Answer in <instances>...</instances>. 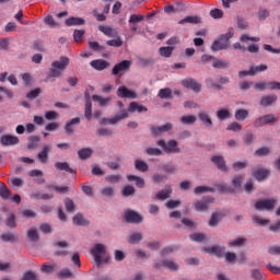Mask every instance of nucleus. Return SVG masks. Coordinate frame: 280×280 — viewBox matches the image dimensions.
I'll return each mask as SVG.
<instances>
[{
  "mask_svg": "<svg viewBox=\"0 0 280 280\" xmlns=\"http://www.w3.org/2000/svg\"><path fill=\"white\" fill-rule=\"evenodd\" d=\"M138 65L140 67H154V65H156V59L149 57V58H139L138 59Z\"/></svg>",
  "mask_w": 280,
  "mask_h": 280,
  "instance_id": "e433bc0d",
  "label": "nucleus"
},
{
  "mask_svg": "<svg viewBox=\"0 0 280 280\" xmlns=\"http://www.w3.org/2000/svg\"><path fill=\"white\" fill-rule=\"evenodd\" d=\"M127 180L129 183H136V187H138V189H143V187H145V179L137 175H128Z\"/></svg>",
  "mask_w": 280,
  "mask_h": 280,
  "instance_id": "bb28decb",
  "label": "nucleus"
},
{
  "mask_svg": "<svg viewBox=\"0 0 280 280\" xmlns=\"http://www.w3.org/2000/svg\"><path fill=\"white\" fill-rule=\"evenodd\" d=\"M84 34H85L84 30H74V32H73L74 43H81L82 37L84 36Z\"/></svg>",
  "mask_w": 280,
  "mask_h": 280,
  "instance_id": "338daca9",
  "label": "nucleus"
},
{
  "mask_svg": "<svg viewBox=\"0 0 280 280\" xmlns=\"http://www.w3.org/2000/svg\"><path fill=\"white\" fill-rule=\"evenodd\" d=\"M89 47L92 51H104L106 47L100 45L97 42H89Z\"/></svg>",
  "mask_w": 280,
  "mask_h": 280,
  "instance_id": "0e129e2a",
  "label": "nucleus"
},
{
  "mask_svg": "<svg viewBox=\"0 0 280 280\" xmlns=\"http://www.w3.org/2000/svg\"><path fill=\"white\" fill-rule=\"evenodd\" d=\"M144 153L149 156H163V151L159 148H148Z\"/></svg>",
  "mask_w": 280,
  "mask_h": 280,
  "instance_id": "6e6d98bb",
  "label": "nucleus"
},
{
  "mask_svg": "<svg viewBox=\"0 0 280 280\" xmlns=\"http://www.w3.org/2000/svg\"><path fill=\"white\" fill-rule=\"evenodd\" d=\"M72 222L75 224V226H89V224H91V221L85 219L80 212L72 218Z\"/></svg>",
  "mask_w": 280,
  "mask_h": 280,
  "instance_id": "4be33fe9",
  "label": "nucleus"
},
{
  "mask_svg": "<svg viewBox=\"0 0 280 280\" xmlns=\"http://www.w3.org/2000/svg\"><path fill=\"white\" fill-rule=\"evenodd\" d=\"M125 222H127V224H141L143 217L132 209H127L125 211Z\"/></svg>",
  "mask_w": 280,
  "mask_h": 280,
  "instance_id": "39448f33",
  "label": "nucleus"
},
{
  "mask_svg": "<svg viewBox=\"0 0 280 280\" xmlns=\"http://www.w3.org/2000/svg\"><path fill=\"white\" fill-rule=\"evenodd\" d=\"M150 130H151V135L154 138H156V137H161L163 132H170V130H174V125L172 122H166L165 125H162L159 127L151 126Z\"/></svg>",
  "mask_w": 280,
  "mask_h": 280,
  "instance_id": "9b49d317",
  "label": "nucleus"
},
{
  "mask_svg": "<svg viewBox=\"0 0 280 280\" xmlns=\"http://www.w3.org/2000/svg\"><path fill=\"white\" fill-rule=\"evenodd\" d=\"M92 69H95V71H105V69H108L110 67V62L106 61L105 59H95L90 62Z\"/></svg>",
  "mask_w": 280,
  "mask_h": 280,
  "instance_id": "2eb2a0df",
  "label": "nucleus"
},
{
  "mask_svg": "<svg viewBox=\"0 0 280 280\" xmlns=\"http://www.w3.org/2000/svg\"><path fill=\"white\" fill-rule=\"evenodd\" d=\"M143 15H140V14H131L130 18H129V23L131 25H135L137 23H141V21H143Z\"/></svg>",
  "mask_w": 280,
  "mask_h": 280,
  "instance_id": "774afa93",
  "label": "nucleus"
},
{
  "mask_svg": "<svg viewBox=\"0 0 280 280\" xmlns=\"http://www.w3.org/2000/svg\"><path fill=\"white\" fill-rule=\"evenodd\" d=\"M93 102H98L100 106L104 107V106H108L112 102L110 97H102L100 95H93L92 96Z\"/></svg>",
  "mask_w": 280,
  "mask_h": 280,
  "instance_id": "de8ad7c7",
  "label": "nucleus"
},
{
  "mask_svg": "<svg viewBox=\"0 0 280 280\" xmlns=\"http://www.w3.org/2000/svg\"><path fill=\"white\" fill-rule=\"evenodd\" d=\"M117 97L127 98V100H137V92L128 89L125 85H121L116 91Z\"/></svg>",
  "mask_w": 280,
  "mask_h": 280,
  "instance_id": "9d476101",
  "label": "nucleus"
},
{
  "mask_svg": "<svg viewBox=\"0 0 280 280\" xmlns=\"http://www.w3.org/2000/svg\"><path fill=\"white\" fill-rule=\"evenodd\" d=\"M244 182V177L242 175L234 176L232 180V187L233 189H236V191H240L242 189V183Z\"/></svg>",
  "mask_w": 280,
  "mask_h": 280,
  "instance_id": "603ef678",
  "label": "nucleus"
},
{
  "mask_svg": "<svg viewBox=\"0 0 280 280\" xmlns=\"http://www.w3.org/2000/svg\"><path fill=\"white\" fill-rule=\"evenodd\" d=\"M212 67L213 69H229V67H231V62L214 58V61L212 62Z\"/></svg>",
  "mask_w": 280,
  "mask_h": 280,
  "instance_id": "a19ab883",
  "label": "nucleus"
},
{
  "mask_svg": "<svg viewBox=\"0 0 280 280\" xmlns=\"http://www.w3.org/2000/svg\"><path fill=\"white\" fill-rule=\"evenodd\" d=\"M49 152H51V147H44L43 150L37 154L38 161L44 164L47 163V161H49Z\"/></svg>",
  "mask_w": 280,
  "mask_h": 280,
  "instance_id": "a878e982",
  "label": "nucleus"
},
{
  "mask_svg": "<svg viewBox=\"0 0 280 280\" xmlns=\"http://www.w3.org/2000/svg\"><path fill=\"white\" fill-rule=\"evenodd\" d=\"M43 93V90L40 88H36L35 90H32L26 94L27 100H36L40 94Z\"/></svg>",
  "mask_w": 280,
  "mask_h": 280,
  "instance_id": "680f3d73",
  "label": "nucleus"
},
{
  "mask_svg": "<svg viewBox=\"0 0 280 280\" xmlns=\"http://www.w3.org/2000/svg\"><path fill=\"white\" fill-rule=\"evenodd\" d=\"M133 166L138 172H142V174L150 172V165L143 160H136Z\"/></svg>",
  "mask_w": 280,
  "mask_h": 280,
  "instance_id": "c756f323",
  "label": "nucleus"
},
{
  "mask_svg": "<svg viewBox=\"0 0 280 280\" xmlns=\"http://www.w3.org/2000/svg\"><path fill=\"white\" fill-rule=\"evenodd\" d=\"M0 240L2 242H10L14 244V242H19V234H12L11 232L1 234Z\"/></svg>",
  "mask_w": 280,
  "mask_h": 280,
  "instance_id": "4c0bfd02",
  "label": "nucleus"
},
{
  "mask_svg": "<svg viewBox=\"0 0 280 280\" xmlns=\"http://www.w3.org/2000/svg\"><path fill=\"white\" fill-rule=\"evenodd\" d=\"M143 240V235H141V233H132L129 236L128 243L129 244H139V242H141Z\"/></svg>",
  "mask_w": 280,
  "mask_h": 280,
  "instance_id": "052dcab7",
  "label": "nucleus"
},
{
  "mask_svg": "<svg viewBox=\"0 0 280 280\" xmlns=\"http://www.w3.org/2000/svg\"><path fill=\"white\" fill-rule=\"evenodd\" d=\"M135 194H137L135 186L127 185L121 190L122 198H130V196H135Z\"/></svg>",
  "mask_w": 280,
  "mask_h": 280,
  "instance_id": "c03bdc74",
  "label": "nucleus"
},
{
  "mask_svg": "<svg viewBox=\"0 0 280 280\" xmlns=\"http://www.w3.org/2000/svg\"><path fill=\"white\" fill-rule=\"evenodd\" d=\"M173 92L172 89L170 88H164L161 89L158 93V97H160V100H172Z\"/></svg>",
  "mask_w": 280,
  "mask_h": 280,
  "instance_id": "ea45409f",
  "label": "nucleus"
},
{
  "mask_svg": "<svg viewBox=\"0 0 280 280\" xmlns=\"http://www.w3.org/2000/svg\"><path fill=\"white\" fill-rule=\"evenodd\" d=\"M209 191H210L211 194H214L215 188L209 187V186H197V187L194 189V194H195L196 196H200V195H202V194H209Z\"/></svg>",
  "mask_w": 280,
  "mask_h": 280,
  "instance_id": "c9c22d12",
  "label": "nucleus"
},
{
  "mask_svg": "<svg viewBox=\"0 0 280 280\" xmlns=\"http://www.w3.org/2000/svg\"><path fill=\"white\" fill-rule=\"evenodd\" d=\"M178 23H179V25H185V23L198 25V23H200V18H198L196 15L195 16L188 15V16L184 18L183 20H180Z\"/></svg>",
  "mask_w": 280,
  "mask_h": 280,
  "instance_id": "49530a36",
  "label": "nucleus"
},
{
  "mask_svg": "<svg viewBox=\"0 0 280 280\" xmlns=\"http://www.w3.org/2000/svg\"><path fill=\"white\" fill-rule=\"evenodd\" d=\"M80 126V117L72 118L71 120L66 122L65 130L67 135H73L75 132V128Z\"/></svg>",
  "mask_w": 280,
  "mask_h": 280,
  "instance_id": "6ab92c4d",
  "label": "nucleus"
},
{
  "mask_svg": "<svg viewBox=\"0 0 280 280\" xmlns=\"http://www.w3.org/2000/svg\"><path fill=\"white\" fill-rule=\"evenodd\" d=\"M47 188L49 190L54 189L57 194H69V187L67 186L48 185Z\"/></svg>",
  "mask_w": 280,
  "mask_h": 280,
  "instance_id": "5fc2aeb1",
  "label": "nucleus"
},
{
  "mask_svg": "<svg viewBox=\"0 0 280 280\" xmlns=\"http://www.w3.org/2000/svg\"><path fill=\"white\" fill-rule=\"evenodd\" d=\"M102 196H105L106 198H113L115 196V188L114 187H105L101 191Z\"/></svg>",
  "mask_w": 280,
  "mask_h": 280,
  "instance_id": "e2e57ef3",
  "label": "nucleus"
},
{
  "mask_svg": "<svg viewBox=\"0 0 280 280\" xmlns=\"http://www.w3.org/2000/svg\"><path fill=\"white\" fill-rule=\"evenodd\" d=\"M55 167L56 170H59V172H68V174H75V170L69 166L68 162H56Z\"/></svg>",
  "mask_w": 280,
  "mask_h": 280,
  "instance_id": "c85d7f7f",
  "label": "nucleus"
},
{
  "mask_svg": "<svg viewBox=\"0 0 280 280\" xmlns=\"http://www.w3.org/2000/svg\"><path fill=\"white\" fill-rule=\"evenodd\" d=\"M277 100H279L277 94L262 96L261 100H260V106H264L265 108H268V106H272V104H276Z\"/></svg>",
  "mask_w": 280,
  "mask_h": 280,
  "instance_id": "412c9836",
  "label": "nucleus"
},
{
  "mask_svg": "<svg viewBox=\"0 0 280 280\" xmlns=\"http://www.w3.org/2000/svg\"><path fill=\"white\" fill-rule=\"evenodd\" d=\"M212 188L219 194H235V189L231 188L226 183L215 184Z\"/></svg>",
  "mask_w": 280,
  "mask_h": 280,
  "instance_id": "5701e85b",
  "label": "nucleus"
},
{
  "mask_svg": "<svg viewBox=\"0 0 280 280\" xmlns=\"http://www.w3.org/2000/svg\"><path fill=\"white\" fill-rule=\"evenodd\" d=\"M182 224L186 226V229H190V230H194L197 228L196 222L191 221V219H188V218H183Z\"/></svg>",
  "mask_w": 280,
  "mask_h": 280,
  "instance_id": "69168bd1",
  "label": "nucleus"
},
{
  "mask_svg": "<svg viewBox=\"0 0 280 280\" xmlns=\"http://www.w3.org/2000/svg\"><path fill=\"white\" fill-rule=\"evenodd\" d=\"M170 196H172V186L165 185V189L158 191L155 198H158V200H167Z\"/></svg>",
  "mask_w": 280,
  "mask_h": 280,
  "instance_id": "b1692460",
  "label": "nucleus"
},
{
  "mask_svg": "<svg viewBox=\"0 0 280 280\" xmlns=\"http://www.w3.org/2000/svg\"><path fill=\"white\" fill-rule=\"evenodd\" d=\"M26 236L31 242H35V243L40 242V235H38V231L34 228L27 231Z\"/></svg>",
  "mask_w": 280,
  "mask_h": 280,
  "instance_id": "79ce46f5",
  "label": "nucleus"
},
{
  "mask_svg": "<svg viewBox=\"0 0 280 280\" xmlns=\"http://www.w3.org/2000/svg\"><path fill=\"white\" fill-rule=\"evenodd\" d=\"M10 194H12V191L8 189V186H5L3 183H0V197L2 200H10Z\"/></svg>",
  "mask_w": 280,
  "mask_h": 280,
  "instance_id": "09e8293b",
  "label": "nucleus"
},
{
  "mask_svg": "<svg viewBox=\"0 0 280 280\" xmlns=\"http://www.w3.org/2000/svg\"><path fill=\"white\" fill-rule=\"evenodd\" d=\"M189 240H191V242H196L197 244H200V243L205 242V240H207V234L194 233V234L189 235Z\"/></svg>",
  "mask_w": 280,
  "mask_h": 280,
  "instance_id": "8fccbe9b",
  "label": "nucleus"
},
{
  "mask_svg": "<svg viewBox=\"0 0 280 280\" xmlns=\"http://www.w3.org/2000/svg\"><path fill=\"white\" fill-rule=\"evenodd\" d=\"M91 255H93L97 266H102V256L106 255V246L101 243L95 244L94 248L91 250Z\"/></svg>",
  "mask_w": 280,
  "mask_h": 280,
  "instance_id": "1a4fd4ad",
  "label": "nucleus"
},
{
  "mask_svg": "<svg viewBox=\"0 0 280 280\" xmlns=\"http://www.w3.org/2000/svg\"><path fill=\"white\" fill-rule=\"evenodd\" d=\"M226 250V247L222 245H213L212 247H205L203 253L207 255H214L215 257H224V253Z\"/></svg>",
  "mask_w": 280,
  "mask_h": 280,
  "instance_id": "ddd939ff",
  "label": "nucleus"
},
{
  "mask_svg": "<svg viewBox=\"0 0 280 280\" xmlns=\"http://www.w3.org/2000/svg\"><path fill=\"white\" fill-rule=\"evenodd\" d=\"M272 151L270 150V148H268V147H262V148H259V149H257L256 151H255V156H270V153H271Z\"/></svg>",
  "mask_w": 280,
  "mask_h": 280,
  "instance_id": "13d9d810",
  "label": "nucleus"
},
{
  "mask_svg": "<svg viewBox=\"0 0 280 280\" xmlns=\"http://www.w3.org/2000/svg\"><path fill=\"white\" fill-rule=\"evenodd\" d=\"M276 202L275 199H265L257 201L254 207L257 211H275Z\"/></svg>",
  "mask_w": 280,
  "mask_h": 280,
  "instance_id": "423d86ee",
  "label": "nucleus"
},
{
  "mask_svg": "<svg viewBox=\"0 0 280 280\" xmlns=\"http://www.w3.org/2000/svg\"><path fill=\"white\" fill-rule=\"evenodd\" d=\"M156 144L162 148L165 154H180V148H178V141L171 139L167 142L165 140H159Z\"/></svg>",
  "mask_w": 280,
  "mask_h": 280,
  "instance_id": "7ed1b4c3",
  "label": "nucleus"
},
{
  "mask_svg": "<svg viewBox=\"0 0 280 280\" xmlns=\"http://www.w3.org/2000/svg\"><path fill=\"white\" fill-rule=\"evenodd\" d=\"M272 124H277V117L275 116V114H267L262 117H258L254 121L255 128H261L266 125H272Z\"/></svg>",
  "mask_w": 280,
  "mask_h": 280,
  "instance_id": "0eeeda50",
  "label": "nucleus"
},
{
  "mask_svg": "<svg viewBox=\"0 0 280 280\" xmlns=\"http://www.w3.org/2000/svg\"><path fill=\"white\" fill-rule=\"evenodd\" d=\"M196 116L194 115H186L180 117V121L184 124V126H194L196 124Z\"/></svg>",
  "mask_w": 280,
  "mask_h": 280,
  "instance_id": "3c124183",
  "label": "nucleus"
},
{
  "mask_svg": "<svg viewBox=\"0 0 280 280\" xmlns=\"http://www.w3.org/2000/svg\"><path fill=\"white\" fill-rule=\"evenodd\" d=\"M3 224L7 229H16V214L14 212L9 211L5 214V219H3Z\"/></svg>",
  "mask_w": 280,
  "mask_h": 280,
  "instance_id": "a211bd4d",
  "label": "nucleus"
},
{
  "mask_svg": "<svg viewBox=\"0 0 280 280\" xmlns=\"http://www.w3.org/2000/svg\"><path fill=\"white\" fill-rule=\"evenodd\" d=\"M130 67H132V61L122 60L114 66L112 73L113 75H119L122 71H130Z\"/></svg>",
  "mask_w": 280,
  "mask_h": 280,
  "instance_id": "f8f14e48",
  "label": "nucleus"
},
{
  "mask_svg": "<svg viewBox=\"0 0 280 280\" xmlns=\"http://www.w3.org/2000/svg\"><path fill=\"white\" fill-rule=\"evenodd\" d=\"M222 218H224V214L222 212L212 213L208 222V225L211 226L212 229H215V226L220 224V220H222Z\"/></svg>",
  "mask_w": 280,
  "mask_h": 280,
  "instance_id": "393cba45",
  "label": "nucleus"
},
{
  "mask_svg": "<svg viewBox=\"0 0 280 280\" xmlns=\"http://www.w3.org/2000/svg\"><path fill=\"white\" fill-rule=\"evenodd\" d=\"M21 280H40V276L32 270L26 271Z\"/></svg>",
  "mask_w": 280,
  "mask_h": 280,
  "instance_id": "4d7b16f0",
  "label": "nucleus"
},
{
  "mask_svg": "<svg viewBox=\"0 0 280 280\" xmlns=\"http://www.w3.org/2000/svg\"><path fill=\"white\" fill-rule=\"evenodd\" d=\"M127 110L128 113H148V108L137 102H131Z\"/></svg>",
  "mask_w": 280,
  "mask_h": 280,
  "instance_id": "cd10ccee",
  "label": "nucleus"
},
{
  "mask_svg": "<svg viewBox=\"0 0 280 280\" xmlns=\"http://www.w3.org/2000/svg\"><path fill=\"white\" fill-rule=\"evenodd\" d=\"M20 141L21 140L19 139V137L12 136V135H4L0 139V143L2 145H5V147H8V145H19Z\"/></svg>",
  "mask_w": 280,
  "mask_h": 280,
  "instance_id": "dca6fc26",
  "label": "nucleus"
},
{
  "mask_svg": "<svg viewBox=\"0 0 280 280\" xmlns=\"http://www.w3.org/2000/svg\"><path fill=\"white\" fill-rule=\"evenodd\" d=\"M174 52V47L172 46H163L160 47L159 54L162 56V58H170L172 54Z\"/></svg>",
  "mask_w": 280,
  "mask_h": 280,
  "instance_id": "a18cd8bd",
  "label": "nucleus"
},
{
  "mask_svg": "<svg viewBox=\"0 0 280 280\" xmlns=\"http://www.w3.org/2000/svg\"><path fill=\"white\" fill-rule=\"evenodd\" d=\"M70 62L71 61L67 56H62L59 60L52 61L51 69L48 73V80H50V82H55L56 78H62V71L69 67Z\"/></svg>",
  "mask_w": 280,
  "mask_h": 280,
  "instance_id": "f257e3e1",
  "label": "nucleus"
},
{
  "mask_svg": "<svg viewBox=\"0 0 280 280\" xmlns=\"http://www.w3.org/2000/svg\"><path fill=\"white\" fill-rule=\"evenodd\" d=\"M84 100H85V107H84V117L85 119H93V98H91V93L89 90L84 91Z\"/></svg>",
  "mask_w": 280,
  "mask_h": 280,
  "instance_id": "6e6552de",
  "label": "nucleus"
},
{
  "mask_svg": "<svg viewBox=\"0 0 280 280\" xmlns=\"http://www.w3.org/2000/svg\"><path fill=\"white\" fill-rule=\"evenodd\" d=\"M246 167H248V161H243V162H234L232 164V170H234V172H240V170H246Z\"/></svg>",
  "mask_w": 280,
  "mask_h": 280,
  "instance_id": "bf43d9fd",
  "label": "nucleus"
},
{
  "mask_svg": "<svg viewBox=\"0 0 280 280\" xmlns=\"http://www.w3.org/2000/svg\"><path fill=\"white\" fill-rule=\"evenodd\" d=\"M38 143H40V137L31 136L28 137L27 150H36L38 148Z\"/></svg>",
  "mask_w": 280,
  "mask_h": 280,
  "instance_id": "58836bf2",
  "label": "nucleus"
},
{
  "mask_svg": "<svg viewBox=\"0 0 280 280\" xmlns=\"http://www.w3.org/2000/svg\"><path fill=\"white\" fill-rule=\"evenodd\" d=\"M231 38H233V32L229 31L226 34H222L211 45V51H223L229 49L231 45Z\"/></svg>",
  "mask_w": 280,
  "mask_h": 280,
  "instance_id": "f03ea898",
  "label": "nucleus"
},
{
  "mask_svg": "<svg viewBox=\"0 0 280 280\" xmlns=\"http://www.w3.org/2000/svg\"><path fill=\"white\" fill-rule=\"evenodd\" d=\"M254 177L256 178V180H258V183H261V180H266V178H268V176H270V170L268 168H256L254 172Z\"/></svg>",
  "mask_w": 280,
  "mask_h": 280,
  "instance_id": "aec40b11",
  "label": "nucleus"
},
{
  "mask_svg": "<svg viewBox=\"0 0 280 280\" xmlns=\"http://www.w3.org/2000/svg\"><path fill=\"white\" fill-rule=\"evenodd\" d=\"M98 30L102 32V34L108 36L109 38H115V36H117V31L113 30L110 26L100 25Z\"/></svg>",
  "mask_w": 280,
  "mask_h": 280,
  "instance_id": "f704fd0d",
  "label": "nucleus"
},
{
  "mask_svg": "<svg viewBox=\"0 0 280 280\" xmlns=\"http://www.w3.org/2000/svg\"><path fill=\"white\" fill-rule=\"evenodd\" d=\"M128 112L124 109L121 114L116 115L114 118H101L98 122L101 126H115V124H119L121 119H128Z\"/></svg>",
  "mask_w": 280,
  "mask_h": 280,
  "instance_id": "20e7f679",
  "label": "nucleus"
},
{
  "mask_svg": "<svg viewBox=\"0 0 280 280\" xmlns=\"http://www.w3.org/2000/svg\"><path fill=\"white\" fill-rule=\"evenodd\" d=\"M211 161L214 163V165H217V168L220 170V172H229L224 156L214 155L211 158Z\"/></svg>",
  "mask_w": 280,
  "mask_h": 280,
  "instance_id": "f3484780",
  "label": "nucleus"
},
{
  "mask_svg": "<svg viewBox=\"0 0 280 280\" xmlns=\"http://www.w3.org/2000/svg\"><path fill=\"white\" fill-rule=\"evenodd\" d=\"M78 156L81 161H86L93 156V149L91 148H83L78 151Z\"/></svg>",
  "mask_w": 280,
  "mask_h": 280,
  "instance_id": "72a5a7b5",
  "label": "nucleus"
},
{
  "mask_svg": "<svg viewBox=\"0 0 280 280\" xmlns=\"http://www.w3.org/2000/svg\"><path fill=\"white\" fill-rule=\"evenodd\" d=\"M182 84L185 86V89H190V91H194L195 93H200L201 85L199 84L196 79L188 78L182 81Z\"/></svg>",
  "mask_w": 280,
  "mask_h": 280,
  "instance_id": "4468645a",
  "label": "nucleus"
},
{
  "mask_svg": "<svg viewBox=\"0 0 280 280\" xmlns=\"http://www.w3.org/2000/svg\"><path fill=\"white\" fill-rule=\"evenodd\" d=\"M232 114L230 109L226 108H219L217 110V119H219V121H226V119H231Z\"/></svg>",
  "mask_w": 280,
  "mask_h": 280,
  "instance_id": "7c9ffc66",
  "label": "nucleus"
},
{
  "mask_svg": "<svg viewBox=\"0 0 280 280\" xmlns=\"http://www.w3.org/2000/svg\"><path fill=\"white\" fill-rule=\"evenodd\" d=\"M234 117L236 121H245V119H248V110L244 108L237 109Z\"/></svg>",
  "mask_w": 280,
  "mask_h": 280,
  "instance_id": "37998d69",
  "label": "nucleus"
},
{
  "mask_svg": "<svg viewBox=\"0 0 280 280\" xmlns=\"http://www.w3.org/2000/svg\"><path fill=\"white\" fill-rule=\"evenodd\" d=\"M63 203L68 213H73V211H75V202H73L71 198H65Z\"/></svg>",
  "mask_w": 280,
  "mask_h": 280,
  "instance_id": "864d4df0",
  "label": "nucleus"
},
{
  "mask_svg": "<svg viewBox=\"0 0 280 280\" xmlns=\"http://www.w3.org/2000/svg\"><path fill=\"white\" fill-rule=\"evenodd\" d=\"M85 24H86V21L82 18L71 16L66 20V25L68 27H72L73 25H85Z\"/></svg>",
  "mask_w": 280,
  "mask_h": 280,
  "instance_id": "473e14b6",
  "label": "nucleus"
},
{
  "mask_svg": "<svg viewBox=\"0 0 280 280\" xmlns=\"http://www.w3.org/2000/svg\"><path fill=\"white\" fill-rule=\"evenodd\" d=\"M198 117L201 122H203L207 128H212L213 127V120H211V116L207 114L206 112H199Z\"/></svg>",
  "mask_w": 280,
  "mask_h": 280,
  "instance_id": "2f4dec72",
  "label": "nucleus"
}]
</instances>
